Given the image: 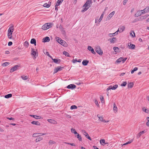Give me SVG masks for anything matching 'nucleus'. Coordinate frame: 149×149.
<instances>
[{
  "instance_id": "obj_39",
  "label": "nucleus",
  "mask_w": 149,
  "mask_h": 149,
  "mask_svg": "<svg viewBox=\"0 0 149 149\" xmlns=\"http://www.w3.org/2000/svg\"><path fill=\"white\" fill-rule=\"evenodd\" d=\"M95 103L96 105L98 107H100V106L98 103V101L96 99L94 100Z\"/></svg>"
},
{
  "instance_id": "obj_25",
  "label": "nucleus",
  "mask_w": 149,
  "mask_h": 149,
  "mask_svg": "<svg viewBox=\"0 0 149 149\" xmlns=\"http://www.w3.org/2000/svg\"><path fill=\"white\" fill-rule=\"evenodd\" d=\"M134 86V84L132 82H130L128 83V88H131Z\"/></svg>"
},
{
  "instance_id": "obj_31",
  "label": "nucleus",
  "mask_w": 149,
  "mask_h": 149,
  "mask_svg": "<svg viewBox=\"0 0 149 149\" xmlns=\"http://www.w3.org/2000/svg\"><path fill=\"white\" fill-rule=\"evenodd\" d=\"M100 142L101 145L103 146H104L106 143L104 139H102L100 140Z\"/></svg>"
},
{
  "instance_id": "obj_55",
  "label": "nucleus",
  "mask_w": 149,
  "mask_h": 149,
  "mask_svg": "<svg viewBox=\"0 0 149 149\" xmlns=\"http://www.w3.org/2000/svg\"><path fill=\"white\" fill-rule=\"evenodd\" d=\"M24 45L26 47H28V42L27 41H26L24 43Z\"/></svg>"
},
{
  "instance_id": "obj_63",
  "label": "nucleus",
  "mask_w": 149,
  "mask_h": 149,
  "mask_svg": "<svg viewBox=\"0 0 149 149\" xmlns=\"http://www.w3.org/2000/svg\"><path fill=\"white\" fill-rule=\"evenodd\" d=\"M58 5H57V3L56 4V5H55V10H58Z\"/></svg>"
},
{
  "instance_id": "obj_22",
  "label": "nucleus",
  "mask_w": 149,
  "mask_h": 149,
  "mask_svg": "<svg viewBox=\"0 0 149 149\" xmlns=\"http://www.w3.org/2000/svg\"><path fill=\"white\" fill-rule=\"evenodd\" d=\"M113 49L114 50V52L116 53H118L120 52V49L117 47H113Z\"/></svg>"
},
{
  "instance_id": "obj_56",
  "label": "nucleus",
  "mask_w": 149,
  "mask_h": 149,
  "mask_svg": "<svg viewBox=\"0 0 149 149\" xmlns=\"http://www.w3.org/2000/svg\"><path fill=\"white\" fill-rule=\"evenodd\" d=\"M127 84V82L126 81L124 82L121 85V86H125Z\"/></svg>"
},
{
  "instance_id": "obj_35",
  "label": "nucleus",
  "mask_w": 149,
  "mask_h": 149,
  "mask_svg": "<svg viewBox=\"0 0 149 149\" xmlns=\"http://www.w3.org/2000/svg\"><path fill=\"white\" fill-rule=\"evenodd\" d=\"M43 52L44 53L47 55L50 58V57H52L49 54V52H47L46 50L44 49L43 50Z\"/></svg>"
},
{
  "instance_id": "obj_52",
  "label": "nucleus",
  "mask_w": 149,
  "mask_h": 149,
  "mask_svg": "<svg viewBox=\"0 0 149 149\" xmlns=\"http://www.w3.org/2000/svg\"><path fill=\"white\" fill-rule=\"evenodd\" d=\"M77 107L75 105H72L70 109L72 110L77 109Z\"/></svg>"
},
{
  "instance_id": "obj_51",
  "label": "nucleus",
  "mask_w": 149,
  "mask_h": 149,
  "mask_svg": "<svg viewBox=\"0 0 149 149\" xmlns=\"http://www.w3.org/2000/svg\"><path fill=\"white\" fill-rule=\"evenodd\" d=\"M21 77L24 80H25L28 78L26 76H22Z\"/></svg>"
},
{
  "instance_id": "obj_17",
  "label": "nucleus",
  "mask_w": 149,
  "mask_h": 149,
  "mask_svg": "<svg viewBox=\"0 0 149 149\" xmlns=\"http://www.w3.org/2000/svg\"><path fill=\"white\" fill-rule=\"evenodd\" d=\"M76 87V86L75 85L73 84H70L68 85L67 87V88L71 89H73L75 88Z\"/></svg>"
},
{
  "instance_id": "obj_12",
  "label": "nucleus",
  "mask_w": 149,
  "mask_h": 149,
  "mask_svg": "<svg viewBox=\"0 0 149 149\" xmlns=\"http://www.w3.org/2000/svg\"><path fill=\"white\" fill-rule=\"evenodd\" d=\"M88 50L91 52V53L94 54H96L95 52L91 46H88L87 48Z\"/></svg>"
},
{
  "instance_id": "obj_4",
  "label": "nucleus",
  "mask_w": 149,
  "mask_h": 149,
  "mask_svg": "<svg viewBox=\"0 0 149 149\" xmlns=\"http://www.w3.org/2000/svg\"><path fill=\"white\" fill-rule=\"evenodd\" d=\"M53 24L50 23H47L45 24L42 26V29L44 30H46L51 27Z\"/></svg>"
},
{
  "instance_id": "obj_50",
  "label": "nucleus",
  "mask_w": 149,
  "mask_h": 149,
  "mask_svg": "<svg viewBox=\"0 0 149 149\" xmlns=\"http://www.w3.org/2000/svg\"><path fill=\"white\" fill-rule=\"evenodd\" d=\"M138 69V68L137 67H135L133 70L131 71V73L133 74L134 73V71L137 70Z\"/></svg>"
},
{
  "instance_id": "obj_10",
  "label": "nucleus",
  "mask_w": 149,
  "mask_h": 149,
  "mask_svg": "<svg viewBox=\"0 0 149 149\" xmlns=\"http://www.w3.org/2000/svg\"><path fill=\"white\" fill-rule=\"evenodd\" d=\"M110 43L114 44L116 42V38L113 37L110 38L108 40Z\"/></svg>"
},
{
  "instance_id": "obj_45",
  "label": "nucleus",
  "mask_w": 149,
  "mask_h": 149,
  "mask_svg": "<svg viewBox=\"0 0 149 149\" xmlns=\"http://www.w3.org/2000/svg\"><path fill=\"white\" fill-rule=\"evenodd\" d=\"M142 134H141V133L140 132H139L137 135H136V138L137 139L139 138L141 136V135Z\"/></svg>"
},
{
  "instance_id": "obj_29",
  "label": "nucleus",
  "mask_w": 149,
  "mask_h": 149,
  "mask_svg": "<svg viewBox=\"0 0 149 149\" xmlns=\"http://www.w3.org/2000/svg\"><path fill=\"white\" fill-rule=\"evenodd\" d=\"M123 57H120L116 61V63H120L121 61H122Z\"/></svg>"
},
{
  "instance_id": "obj_54",
  "label": "nucleus",
  "mask_w": 149,
  "mask_h": 149,
  "mask_svg": "<svg viewBox=\"0 0 149 149\" xmlns=\"http://www.w3.org/2000/svg\"><path fill=\"white\" fill-rule=\"evenodd\" d=\"M65 143L66 144H67L68 145H70L72 146H76L75 145V144H74V143H67V142H65Z\"/></svg>"
},
{
  "instance_id": "obj_19",
  "label": "nucleus",
  "mask_w": 149,
  "mask_h": 149,
  "mask_svg": "<svg viewBox=\"0 0 149 149\" xmlns=\"http://www.w3.org/2000/svg\"><path fill=\"white\" fill-rule=\"evenodd\" d=\"M47 121L50 123L54 124H57V122L55 120L52 119H48Z\"/></svg>"
},
{
  "instance_id": "obj_49",
  "label": "nucleus",
  "mask_w": 149,
  "mask_h": 149,
  "mask_svg": "<svg viewBox=\"0 0 149 149\" xmlns=\"http://www.w3.org/2000/svg\"><path fill=\"white\" fill-rule=\"evenodd\" d=\"M63 1V0H58L56 3L57 4V5L59 6L60 4L62 3Z\"/></svg>"
},
{
  "instance_id": "obj_47",
  "label": "nucleus",
  "mask_w": 149,
  "mask_h": 149,
  "mask_svg": "<svg viewBox=\"0 0 149 149\" xmlns=\"http://www.w3.org/2000/svg\"><path fill=\"white\" fill-rule=\"evenodd\" d=\"M63 54L65 55L66 56H69V53L66 52H65V51L63 52Z\"/></svg>"
},
{
  "instance_id": "obj_53",
  "label": "nucleus",
  "mask_w": 149,
  "mask_h": 149,
  "mask_svg": "<svg viewBox=\"0 0 149 149\" xmlns=\"http://www.w3.org/2000/svg\"><path fill=\"white\" fill-rule=\"evenodd\" d=\"M100 100L101 101L102 103H104V100L103 97V96H101L100 97Z\"/></svg>"
},
{
  "instance_id": "obj_20",
  "label": "nucleus",
  "mask_w": 149,
  "mask_h": 149,
  "mask_svg": "<svg viewBox=\"0 0 149 149\" xmlns=\"http://www.w3.org/2000/svg\"><path fill=\"white\" fill-rule=\"evenodd\" d=\"M42 40V42H47L49 41L50 39L49 37L47 36L44 38Z\"/></svg>"
},
{
  "instance_id": "obj_58",
  "label": "nucleus",
  "mask_w": 149,
  "mask_h": 149,
  "mask_svg": "<svg viewBox=\"0 0 149 149\" xmlns=\"http://www.w3.org/2000/svg\"><path fill=\"white\" fill-rule=\"evenodd\" d=\"M7 118L8 119L10 120H15L14 118H13L12 117H10V118L7 117Z\"/></svg>"
},
{
  "instance_id": "obj_15",
  "label": "nucleus",
  "mask_w": 149,
  "mask_h": 149,
  "mask_svg": "<svg viewBox=\"0 0 149 149\" xmlns=\"http://www.w3.org/2000/svg\"><path fill=\"white\" fill-rule=\"evenodd\" d=\"M128 46L129 47V49H134L135 47V45L132 44L131 43H128Z\"/></svg>"
},
{
  "instance_id": "obj_21",
  "label": "nucleus",
  "mask_w": 149,
  "mask_h": 149,
  "mask_svg": "<svg viewBox=\"0 0 149 149\" xmlns=\"http://www.w3.org/2000/svg\"><path fill=\"white\" fill-rule=\"evenodd\" d=\"M43 139V138L42 137L38 136L36 138V143H37L38 142H40Z\"/></svg>"
},
{
  "instance_id": "obj_14",
  "label": "nucleus",
  "mask_w": 149,
  "mask_h": 149,
  "mask_svg": "<svg viewBox=\"0 0 149 149\" xmlns=\"http://www.w3.org/2000/svg\"><path fill=\"white\" fill-rule=\"evenodd\" d=\"M17 65H16L11 68L10 70V72L11 73L16 70L18 67Z\"/></svg>"
},
{
  "instance_id": "obj_28",
  "label": "nucleus",
  "mask_w": 149,
  "mask_h": 149,
  "mask_svg": "<svg viewBox=\"0 0 149 149\" xmlns=\"http://www.w3.org/2000/svg\"><path fill=\"white\" fill-rule=\"evenodd\" d=\"M149 16V15L148 14H146L144 16H141L140 18V19H141V20H143V19H145L148 17Z\"/></svg>"
},
{
  "instance_id": "obj_64",
  "label": "nucleus",
  "mask_w": 149,
  "mask_h": 149,
  "mask_svg": "<svg viewBox=\"0 0 149 149\" xmlns=\"http://www.w3.org/2000/svg\"><path fill=\"white\" fill-rule=\"evenodd\" d=\"M137 13L138 14V15H139V16H140L142 15L140 11H138L137 12Z\"/></svg>"
},
{
  "instance_id": "obj_32",
  "label": "nucleus",
  "mask_w": 149,
  "mask_h": 149,
  "mask_svg": "<svg viewBox=\"0 0 149 149\" xmlns=\"http://www.w3.org/2000/svg\"><path fill=\"white\" fill-rule=\"evenodd\" d=\"M56 143V142L54 141L50 140L49 141L48 144L50 146L52 145L53 144H55Z\"/></svg>"
},
{
  "instance_id": "obj_60",
  "label": "nucleus",
  "mask_w": 149,
  "mask_h": 149,
  "mask_svg": "<svg viewBox=\"0 0 149 149\" xmlns=\"http://www.w3.org/2000/svg\"><path fill=\"white\" fill-rule=\"evenodd\" d=\"M127 59V58H123V60H122V62L123 63H124L125 61L126 60V59Z\"/></svg>"
},
{
  "instance_id": "obj_38",
  "label": "nucleus",
  "mask_w": 149,
  "mask_h": 149,
  "mask_svg": "<svg viewBox=\"0 0 149 149\" xmlns=\"http://www.w3.org/2000/svg\"><path fill=\"white\" fill-rule=\"evenodd\" d=\"M71 132L72 133H74V134H77L78 133L76 132L75 129L73 128H71Z\"/></svg>"
},
{
  "instance_id": "obj_3",
  "label": "nucleus",
  "mask_w": 149,
  "mask_h": 149,
  "mask_svg": "<svg viewBox=\"0 0 149 149\" xmlns=\"http://www.w3.org/2000/svg\"><path fill=\"white\" fill-rule=\"evenodd\" d=\"M97 117L98 118V121L101 122L105 123H109V120H105L102 116L98 114L97 115Z\"/></svg>"
},
{
  "instance_id": "obj_9",
  "label": "nucleus",
  "mask_w": 149,
  "mask_h": 149,
  "mask_svg": "<svg viewBox=\"0 0 149 149\" xmlns=\"http://www.w3.org/2000/svg\"><path fill=\"white\" fill-rule=\"evenodd\" d=\"M104 15V13H103L101 15L99 19H95V23L97 22L98 24H99L100 23V22H101V21H102V20L103 18Z\"/></svg>"
},
{
  "instance_id": "obj_27",
  "label": "nucleus",
  "mask_w": 149,
  "mask_h": 149,
  "mask_svg": "<svg viewBox=\"0 0 149 149\" xmlns=\"http://www.w3.org/2000/svg\"><path fill=\"white\" fill-rule=\"evenodd\" d=\"M30 42L32 44H34L35 46L36 45V40L34 38L32 39L31 40Z\"/></svg>"
},
{
  "instance_id": "obj_5",
  "label": "nucleus",
  "mask_w": 149,
  "mask_h": 149,
  "mask_svg": "<svg viewBox=\"0 0 149 149\" xmlns=\"http://www.w3.org/2000/svg\"><path fill=\"white\" fill-rule=\"evenodd\" d=\"M31 55L32 56L33 58L35 59L38 55V53L37 52V50L33 49H31Z\"/></svg>"
},
{
  "instance_id": "obj_18",
  "label": "nucleus",
  "mask_w": 149,
  "mask_h": 149,
  "mask_svg": "<svg viewBox=\"0 0 149 149\" xmlns=\"http://www.w3.org/2000/svg\"><path fill=\"white\" fill-rule=\"evenodd\" d=\"M50 58L54 62L56 63H59L60 62V60L58 58L53 59L52 57H50Z\"/></svg>"
},
{
  "instance_id": "obj_34",
  "label": "nucleus",
  "mask_w": 149,
  "mask_h": 149,
  "mask_svg": "<svg viewBox=\"0 0 149 149\" xmlns=\"http://www.w3.org/2000/svg\"><path fill=\"white\" fill-rule=\"evenodd\" d=\"M119 28L120 29V32H122L125 30V27L124 26H122Z\"/></svg>"
},
{
  "instance_id": "obj_40",
  "label": "nucleus",
  "mask_w": 149,
  "mask_h": 149,
  "mask_svg": "<svg viewBox=\"0 0 149 149\" xmlns=\"http://www.w3.org/2000/svg\"><path fill=\"white\" fill-rule=\"evenodd\" d=\"M12 96V95L11 94H9L5 96V97L6 98H8L11 97Z\"/></svg>"
},
{
  "instance_id": "obj_2",
  "label": "nucleus",
  "mask_w": 149,
  "mask_h": 149,
  "mask_svg": "<svg viewBox=\"0 0 149 149\" xmlns=\"http://www.w3.org/2000/svg\"><path fill=\"white\" fill-rule=\"evenodd\" d=\"M55 39L56 41L64 47H66L68 46V44L67 42L65 41L61 40L60 38L56 37Z\"/></svg>"
},
{
  "instance_id": "obj_62",
  "label": "nucleus",
  "mask_w": 149,
  "mask_h": 149,
  "mask_svg": "<svg viewBox=\"0 0 149 149\" xmlns=\"http://www.w3.org/2000/svg\"><path fill=\"white\" fill-rule=\"evenodd\" d=\"M128 0H124L123 2V4L124 5H125L127 2V1Z\"/></svg>"
},
{
  "instance_id": "obj_41",
  "label": "nucleus",
  "mask_w": 149,
  "mask_h": 149,
  "mask_svg": "<svg viewBox=\"0 0 149 149\" xmlns=\"http://www.w3.org/2000/svg\"><path fill=\"white\" fill-rule=\"evenodd\" d=\"M12 33H8V38L10 39H11L12 38Z\"/></svg>"
},
{
  "instance_id": "obj_24",
  "label": "nucleus",
  "mask_w": 149,
  "mask_h": 149,
  "mask_svg": "<svg viewBox=\"0 0 149 149\" xmlns=\"http://www.w3.org/2000/svg\"><path fill=\"white\" fill-rule=\"evenodd\" d=\"M31 123L35 125H36L40 126V123L38 121H33L31 122Z\"/></svg>"
},
{
  "instance_id": "obj_8",
  "label": "nucleus",
  "mask_w": 149,
  "mask_h": 149,
  "mask_svg": "<svg viewBox=\"0 0 149 149\" xmlns=\"http://www.w3.org/2000/svg\"><path fill=\"white\" fill-rule=\"evenodd\" d=\"M83 134L89 140L91 141V139L90 137L88 134L84 130L82 131Z\"/></svg>"
},
{
  "instance_id": "obj_46",
  "label": "nucleus",
  "mask_w": 149,
  "mask_h": 149,
  "mask_svg": "<svg viewBox=\"0 0 149 149\" xmlns=\"http://www.w3.org/2000/svg\"><path fill=\"white\" fill-rule=\"evenodd\" d=\"M77 137L78 139L80 141H81L82 140V138L81 137V136L78 133L77 134Z\"/></svg>"
},
{
  "instance_id": "obj_57",
  "label": "nucleus",
  "mask_w": 149,
  "mask_h": 149,
  "mask_svg": "<svg viewBox=\"0 0 149 149\" xmlns=\"http://www.w3.org/2000/svg\"><path fill=\"white\" fill-rule=\"evenodd\" d=\"M115 33H109V34L108 36L109 37H111L115 35Z\"/></svg>"
},
{
  "instance_id": "obj_23",
  "label": "nucleus",
  "mask_w": 149,
  "mask_h": 149,
  "mask_svg": "<svg viewBox=\"0 0 149 149\" xmlns=\"http://www.w3.org/2000/svg\"><path fill=\"white\" fill-rule=\"evenodd\" d=\"M130 33L131 36L132 38H133L136 37L135 33L134 31H131Z\"/></svg>"
},
{
  "instance_id": "obj_61",
  "label": "nucleus",
  "mask_w": 149,
  "mask_h": 149,
  "mask_svg": "<svg viewBox=\"0 0 149 149\" xmlns=\"http://www.w3.org/2000/svg\"><path fill=\"white\" fill-rule=\"evenodd\" d=\"M141 13V14L142 15L143 14H144L145 13H146V12H145V11H144V10H140Z\"/></svg>"
},
{
  "instance_id": "obj_43",
  "label": "nucleus",
  "mask_w": 149,
  "mask_h": 149,
  "mask_svg": "<svg viewBox=\"0 0 149 149\" xmlns=\"http://www.w3.org/2000/svg\"><path fill=\"white\" fill-rule=\"evenodd\" d=\"M146 119L147 121L146 123V125L147 126H149V117H147L146 118Z\"/></svg>"
},
{
  "instance_id": "obj_42",
  "label": "nucleus",
  "mask_w": 149,
  "mask_h": 149,
  "mask_svg": "<svg viewBox=\"0 0 149 149\" xmlns=\"http://www.w3.org/2000/svg\"><path fill=\"white\" fill-rule=\"evenodd\" d=\"M9 64V62H6L3 63L2 65V66L3 67H5L7 66Z\"/></svg>"
},
{
  "instance_id": "obj_7",
  "label": "nucleus",
  "mask_w": 149,
  "mask_h": 149,
  "mask_svg": "<svg viewBox=\"0 0 149 149\" xmlns=\"http://www.w3.org/2000/svg\"><path fill=\"white\" fill-rule=\"evenodd\" d=\"M118 87V85L117 84L114 85L113 86H109L107 89V91L108 92L109 90L111 89L112 90H115Z\"/></svg>"
},
{
  "instance_id": "obj_44",
  "label": "nucleus",
  "mask_w": 149,
  "mask_h": 149,
  "mask_svg": "<svg viewBox=\"0 0 149 149\" xmlns=\"http://www.w3.org/2000/svg\"><path fill=\"white\" fill-rule=\"evenodd\" d=\"M144 10L146 13L148 12H149V7H146Z\"/></svg>"
},
{
  "instance_id": "obj_1",
  "label": "nucleus",
  "mask_w": 149,
  "mask_h": 149,
  "mask_svg": "<svg viewBox=\"0 0 149 149\" xmlns=\"http://www.w3.org/2000/svg\"><path fill=\"white\" fill-rule=\"evenodd\" d=\"M92 2V0H87L83 6V10H82V12H84L87 10L91 6V5Z\"/></svg>"
},
{
  "instance_id": "obj_6",
  "label": "nucleus",
  "mask_w": 149,
  "mask_h": 149,
  "mask_svg": "<svg viewBox=\"0 0 149 149\" xmlns=\"http://www.w3.org/2000/svg\"><path fill=\"white\" fill-rule=\"evenodd\" d=\"M95 49L97 53L100 55H102L103 52L100 46L98 45L96 46L95 48Z\"/></svg>"
},
{
  "instance_id": "obj_30",
  "label": "nucleus",
  "mask_w": 149,
  "mask_h": 149,
  "mask_svg": "<svg viewBox=\"0 0 149 149\" xmlns=\"http://www.w3.org/2000/svg\"><path fill=\"white\" fill-rule=\"evenodd\" d=\"M142 111L146 113H149V109H146L145 107L142 108Z\"/></svg>"
},
{
  "instance_id": "obj_11",
  "label": "nucleus",
  "mask_w": 149,
  "mask_h": 149,
  "mask_svg": "<svg viewBox=\"0 0 149 149\" xmlns=\"http://www.w3.org/2000/svg\"><path fill=\"white\" fill-rule=\"evenodd\" d=\"M63 68V67H61V66H58L54 70V73H56L58 72L61 70H62V69Z\"/></svg>"
},
{
  "instance_id": "obj_26",
  "label": "nucleus",
  "mask_w": 149,
  "mask_h": 149,
  "mask_svg": "<svg viewBox=\"0 0 149 149\" xmlns=\"http://www.w3.org/2000/svg\"><path fill=\"white\" fill-rule=\"evenodd\" d=\"M89 61L88 60H84L82 62V63L84 65H86L88 63Z\"/></svg>"
},
{
  "instance_id": "obj_59",
  "label": "nucleus",
  "mask_w": 149,
  "mask_h": 149,
  "mask_svg": "<svg viewBox=\"0 0 149 149\" xmlns=\"http://www.w3.org/2000/svg\"><path fill=\"white\" fill-rule=\"evenodd\" d=\"M119 31L120 32V29L119 28L118 29V30L115 33V35H117L118 34V32Z\"/></svg>"
},
{
  "instance_id": "obj_33",
  "label": "nucleus",
  "mask_w": 149,
  "mask_h": 149,
  "mask_svg": "<svg viewBox=\"0 0 149 149\" xmlns=\"http://www.w3.org/2000/svg\"><path fill=\"white\" fill-rule=\"evenodd\" d=\"M30 116L33 117L34 118L36 119H39L41 118V117L40 116H38L37 115H30Z\"/></svg>"
},
{
  "instance_id": "obj_16",
  "label": "nucleus",
  "mask_w": 149,
  "mask_h": 149,
  "mask_svg": "<svg viewBox=\"0 0 149 149\" xmlns=\"http://www.w3.org/2000/svg\"><path fill=\"white\" fill-rule=\"evenodd\" d=\"M14 31V26L12 25H11V26H10L8 29V33H12Z\"/></svg>"
},
{
  "instance_id": "obj_13",
  "label": "nucleus",
  "mask_w": 149,
  "mask_h": 149,
  "mask_svg": "<svg viewBox=\"0 0 149 149\" xmlns=\"http://www.w3.org/2000/svg\"><path fill=\"white\" fill-rule=\"evenodd\" d=\"M114 13L115 12L114 11H113L107 17L106 19L107 20H109L113 16Z\"/></svg>"
},
{
  "instance_id": "obj_37",
  "label": "nucleus",
  "mask_w": 149,
  "mask_h": 149,
  "mask_svg": "<svg viewBox=\"0 0 149 149\" xmlns=\"http://www.w3.org/2000/svg\"><path fill=\"white\" fill-rule=\"evenodd\" d=\"M40 133H35L33 134L32 136L33 137H38L40 136Z\"/></svg>"
},
{
  "instance_id": "obj_48",
  "label": "nucleus",
  "mask_w": 149,
  "mask_h": 149,
  "mask_svg": "<svg viewBox=\"0 0 149 149\" xmlns=\"http://www.w3.org/2000/svg\"><path fill=\"white\" fill-rule=\"evenodd\" d=\"M43 6L45 7L49 8L50 7V5L47 3H45L43 5Z\"/></svg>"
},
{
  "instance_id": "obj_36",
  "label": "nucleus",
  "mask_w": 149,
  "mask_h": 149,
  "mask_svg": "<svg viewBox=\"0 0 149 149\" xmlns=\"http://www.w3.org/2000/svg\"><path fill=\"white\" fill-rule=\"evenodd\" d=\"M113 110L115 111V112L116 113L117 111V108L116 106L115 103L113 104Z\"/></svg>"
}]
</instances>
